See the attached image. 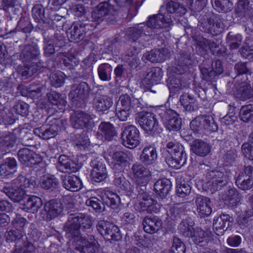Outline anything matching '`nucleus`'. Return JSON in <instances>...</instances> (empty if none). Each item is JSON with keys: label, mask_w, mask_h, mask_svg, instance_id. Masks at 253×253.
Masks as SVG:
<instances>
[{"label": "nucleus", "mask_w": 253, "mask_h": 253, "mask_svg": "<svg viewBox=\"0 0 253 253\" xmlns=\"http://www.w3.org/2000/svg\"><path fill=\"white\" fill-rule=\"evenodd\" d=\"M91 217L82 213H71L64 227L66 237L76 241V250L83 253H95L97 247L92 231Z\"/></svg>", "instance_id": "f257e3e1"}, {"label": "nucleus", "mask_w": 253, "mask_h": 253, "mask_svg": "<svg viewBox=\"0 0 253 253\" xmlns=\"http://www.w3.org/2000/svg\"><path fill=\"white\" fill-rule=\"evenodd\" d=\"M118 17V10L108 1H104L100 2L91 12L89 21L94 23V27L103 22L108 24H114Z\"/></svg>", "instance_id": "f03ea898"}, {"label": "nucleus", "mask_w": 253, "mask_h": 253, "mask_svg": "<svg viewBox=\"0 0 253 253\" xmlns=\"http://www.w3.org/2000/svg\"><path fill=\"white\" fill-rule=\"evenodd\" d=\"M166 148L170 156L166 158V162L169 167L178 169L185 164L186 154L181 144L175 140L169 141L166 144Z\"/></svg>", "instance_id": "7ed1b4c3"}, {"label": "nucleus", "mask_w": 253, "mask_h": 253, "mask_svg": "<svg viewBox=\"0 0 253 253\" xmlns=\"http://www.w3.org/2000/svg\"><path fill=\"white\" fill-rule=\"evenodd\" d=\"M199 26L205 32L213 35L220 34L224 28L221 18L211 11L205 13L199 21Z\"/></svg>", "instance_id": "20e7f679"}, {"label": "nucleus", "mask_w": 253, "mask_h": 253, "mask_svg": "<svg viewBox=\"0 0 253 253\" xmlns=\"http://www.w3.org/2000/svg\"><path fill=\"white\" fill-rule=\"evenodd\" d=\"M46 124L35 128L34 133L43 139H49L57 135L62 120L54 118L52 116L47 117Z\"/></svg>", "instance_id": "39448f33"}, {"label": "nucleus", "mask_w": 253, "mask_h": 253, "mask_svg": "<svg viewBox=\"0 0 253 253\" xmlns=\"http://www.w3.org/2000/svg\"><path fill=\"white\" fill-rule=\"evenodd\" d=\"M190 126L194 131L198 133L204 131L211 133L218 129L217 125L211 116H198L191 122Z\"/></svg>", "instance_id": "423d86ee"}, {"label": "nucleus", "mask_w": 253, "mask_h": 253, "mask_svg": "<svg viewBox=\"0 0 253 253\" xmlns=\"http://www.w3.org/2000/svg\"><path fill=\"white\" fill-rule=\"evenodd\" d=\"M113 104V98L102 94L101 89H98L94 93L92 105L95 111L100 114H107Z\"/></svg>", "instance_id": "0eeeda50"}, {"label": "nucleus", "mask_w": 253, "mask_h": 253, "mask_svg": "<svg viewBox=\"0 0 253 253\" xmlns=\"http://www.w3.org/2000/svg\"><path fill=\"white\" fill-rule=\"evenodd\" d=\"M134 176L137 178L134 184H138L141 194L146 190V185L150 181L151 174L150 170L141 164H135L131 168Z\"/></svg>", "instance_id": "6e6552de"}, {"label": "nucleus", "mask_w": 253, "mask_h": 253, "mask_svg": "<svg viewBox=\"0 0 253 253\" xmlns=\"http://www.w3.org/2000/svg\"><path fill=\"white\" fill-rule=\"evenodd\" d=\"M135 120L140 127L145 131L154 133L157 130L158 122L155 116L148 112H141L137 114Z\"/></svg>", "instance_id": "1a4fd4ad"}, {"label": "nucleus", "mask_w": 253, "mask_h": 253, "mask_svg": "<svg viewBox=\"0 0 253 253\" xmlns=\"http://www.w3.org/2000/svg\"><path fill=\"white\" fill-rule=\"evenodd\" d=\"M121 137L123 145L129 149L136 147L140 143L139 131L133 125L128 126L125 128Z\"/></svg>", "instance_id": "9d476101"}, {"label": "nucleus", "mask_w": 253, "mask_h": 253, "mask_svg": "<svg viewBox=\"0 0 253 253\" xmlns=\"http://www.w3.org/2000/svg\"><path fill=\"white\" fill-rule=\"evenodd\" d=\"M206 176L209 180L207 183L208 188L212 193L220 190L228 183L227 176L220 171L211 170Z\"/></svg>", "instance_id": "9b49d317"}, {"label": "nucleus", "mask_w": 253, "mask_h": 253, "mask_svg": "<svg viewBox=\"0 0 253 253\" xmlns=\"http://www.w3.org/2000/svg\"><path fill=\"white\" fill-rule=\"evenodd\" d=\"M92 118L89 114L83 111L77 110L70 116L71 126L76 129H84L91 126Z\"/></svg>", "instance_id": "f8f14e48"}, {"label": "nucleus", "mask_w": 253, "mask_h": 253, "mask_svg": "<svg viewBox=\"0 0 253 253\" xmlns=\"http://www.w3.org/2000/svg\"><path fill=\"white\" fill-rule=\"evenodd\" d=\"M114 182L116 186L126 191L130 196L141 194V190H139L138 184H134V182L131 184L126 179L121 171L115 172Z\"/></svg>", "instance_id": "ddd939ff"}, {"label": "nucleus", "mask_w": 253, "mask_h": 253, "mask_svg": "<svg viewBox=\"0 0 253 253\" xmlns=\"http://www.w3.org/2000/svg\"><path fill=\"white\" fill-rule=\"evenodd\" d=\"M17 155L21 163L27 167H32L41 161V158L34 151L28 148L20 149Z\"/></svg>", "instance_id": "4468645a"}, {"label": "nucleus", "mask_w": 253, "mask_h": 253, "mask_svg": "<svg viewBox=\"0 0 253 253\" xmlns=\"http://www.w3.org/2000/svg\"><path fill=\"white\" fill-rule=\"evenodd\" d=\"M90 166L92 168L90 174L92 181L100 182L106 178V166L102 161L96 158L91 161Z\"/></svg>", "instance_id": "2eb2a0df"}, {"label": "nucleus", "mask_w": 253, "mask_h": 253, "mask_svg": "<svg viewBox=\"0 0 253 253\" xmlns=\"http://www.w3.org/2000/svg\"><path fill=\"white\" fill-rule=\"evenodd\" d=\"M117 105L134 112H139L143 107V105L138 99L127 94L120 96Z\"/></svg>", "instance_id": "dca6fc26"}, {"label": "nucleus", "mask_w": 253, "mask_h": 253, "mask_svg": "<svg viewBox=\"0 0 253 253\" xmlns=\"http://www.w3.org/2000/svg\"><path fill=\"white\" fill-rule=\"evenodd\" d=\"M40 50L37 44H28L23 48L20 57L23 62L34 64L41 61L40 59Z\"/></svg>", "instance_id": "f3484780"}, {"label": "nucleus", "mask_w": 253, "mask_h": 253, "mask_svg": "<svg viewBox=\"0 0 253 253\" xmlns=\"http://www.w3.org/2000/svg\"><path fill=\"white\" fill-rule=\"evenodd\" d=\"M233 221V218L229 214H220L213 220V227L214 232L217 235H222L229 227L231 226Z\"/></svg>", "instance_id": "a211bd4d"}, {"label": "nucleus", "mask_w": 253, "mask_h": 253, "mask_svg": "<svg viewBox=\"0 0 253 253\" xmlns=\"http://www.w3.org/2000/svg\"><path fill=\"white\" fill-rule=\"evenodd\" d=\"M195 205L198 215L203 217L209 216L211 212V199L207 197L198 195L195 198Z\"/></svg>", "instance_id": "6ab92c4d"}, {"label": "nucleus", "mask_w": 253, "mask_h": 253, "mask_svg": "<svg viewBox=\"0 0 253 253\" xmlns=\"http://www.w3.org/2000/svg\"><path fill=\"white\" fill-rule=\"evenodd\" d=\"M171 188V181L167 178L159 179L154 185V189L158 198L160 199L163 204L161 205L166 204L165 200L166 197L170 191Z\"/></svg>", "instance_id": "aec40b11"}, {"label": "nucleus", "mask_w": 253, "mask_h": 253, "mask_svg": "<svg viewBox=\"0 0 253 253\" xmlns=\"http://www.w3.org/2000/svg\"><path fill=\"white\" fill-rule=\"evenodd\" d=\"M172 22V19L169 15L159 13L150 16L145 25L148 27L146 30H149L150 33L153 28H162L164 23L170 25Z\"/></svg>", "instance_id": "412c9836"}, {"label": "nucleus", "mask_w": 253, "mask_h": 253, "mask_svg": "<svg viewBox=\"0 0 253 253\" xmlns=\"http://www.w3.org/2000/svg\"><path fill=\"white\" fill-rule=\"evenodd\" d=\"M90 90V88L88 84L83 82L80 83L75 89L70 92L69 96L73 102L84 101L88 97Z\"/></svg>", "instance_id": "4be33fe9"}, {"label": "nucleus", "mask_w": 253, "mask_h": 253, "mask_svg": "<svg viewBox=\"0 0 253 253\" xmlns=\"http://www.w3.org/2000/svg\"><path fill=\"white\" fill-rule=\"evenodd\" d=\"M85 33V25L80 23H74L67 31L69 41L75 43L84 40Z\"/></svg>", "instance_id": "5701e85b"}, {"label": "nucleus", "mask_w": 253, "mask_h": 253, "mask_svg": "<svg viewBox=\"0 0 253 253\" xmlns=\"http://www.w3.org/2000/svg\"><path fill=\"white\" fill-rule=\"evenodd\" d=\"M17 140V136L12 129V131H5L0 136V151L7 153L14 147Z\"/></svg>", "instance_id": "b1692460"}, {"label": "nucleus", "mask_w": 253, "mask_h": 253, "mask_svg": "<svg viewBox=\"0 0 253 253\" xmlns=\"http://www.w3.org/2000/svg\"><path fill=\"white\" fill-rule=\"evenodd\" d=\"M190 55L186 52L183 51L177 55L175 61L171 67V71L174 73L183 74L187 70V65L190 63Z\"/></svg>", "instance_id": "393cba45"}, {"label": "nucleus", "mask_w": 253, "mask_h": 253, "mask_svg": "<svg viewBox=\"0 0 253 253\" xmlns=\"http://www.w3.org/2000/svg\"><path fill=\"white\" fill-rule=\"evenodd\" d=\"M44 209L47 214V219L50 220L62 212L63 207L60 201L51 200L45 204Z\"/></svg>", "instance_id": "a878e982"}, {"label": "nucleus", "mask_w": 253, "mask_h": 253, "mask_svg": "<svg viewBox=\"0 0 253 253\" xmlns=\"http://www.w3.org/2000/svg\"><path fill=\"white\" fill-rule=\"evenodd\" d=\"M144 230L148 233L153 234L158 231L162 227V222L157 216H146L142 221Z\"/></svg>", "instance_id": "bb28decb"}, {"label": "nucleus", "mask_w": 253, "mask_h": 253, "mask_svg": "<svg viewBox=\"0 0 253 253\" xmlns=\"http://www.w3.org/2000/svg\"><path fill=\"white\" fill-rule=\"evenodd\" d=\"M163 77L162 70L159 67H153L147 73L142 80V83L147 88L160 81Z\"/></svg>", "instance_id": "cd10ccee"}, {"label": "nucleus", "mask_w": 253, "mask_h": 253, "mask_svg": "<svg viewBox=\"0 0 253 253\" xmlns=\"http://www.w3.org/2000/svg\"><path fill=\"white\" fill-rule=\"evenodd\" d=\"M62 185L67 190L71 192L79 191L82 187L81 179L75 175L62 176Z\"/></svg>", "instance_id": "c85d7f7f"}, {"label": "nucleus", "mask_w": 253, "mask_h": 253, "mask_svg": "<svg viewBox=\"0 0 253 253\" xmlns=\"http://www.w3.org/2000/svg\"><path fill=\"white\" fill-rule=\"evenodd\" d=\"M236 87L235 95L237 99L246 101L253 97V90H252L250 84L247 83L241 82L236 85Z\"/></svg>", "instance_id": "c756f323"}, {"label": "nucleus", "mask_w": 253, "mask_h": 253, "mask_svg": "<svg viewBox=\"0 0 253 253\" xmlns=\"http://www.w3.org/2000/svg\"><path fill=\"white\" fill-rule=\"evenodd\" d=\"M146 29H148V27L144 23L138 24L134 27L128 28L127 31V36L133 42H137L136 41L142 35H148L149 34L150 31L147 30Z\"/></svg>", "instance_id": "7c9ffc66"}, {"label": "nucleus", "mask_w": 253, "mask_h": 253, "mask_svg": "<svg viewBox=\"0 0 253 253\" xmlns=\"http://www.w3.org/2000/svg\"><path fill=\"white\" fill-rule=\"evenodd\" d=\"M166 9L168 13L180 16L184 15L187 11L186 6L181 0H169L166 3Z\"/></svg>", "instance_id": "2f4dec72"}, {"label": "nucleus", "mask_w": 253, "mask_h": 253, "mask_svg": "<svg viewBox=\"0 0 253 253\" xmlns=\"http://www.w3.org/2000/svg\"><path fill=\"white\" fill-rule=\"evenodd\" d=\"M137 42H133V44L131 45L129 49L127 50L126 54L124 56V60L128 63L129 65L131 67L135 66L138 64L139 59L137 57V55L139 52L142 47L137 46Z\"/></svg>", "instance_id": "473e14b6"}, {"label": "nucleus", "mask_w": 253, "mask_h": 253, "mask_svg": "<svg viewBox=\"0 0 253 253\" xmlns=\"http://www.w3.org/2000/svg\"><path fill=\"white\" fill-rule=\"evenodd\" d=\"M180 102L184 109L189 112L195 111L199 105V100L196 97L187 93H184L181 95Z\"/></svg>", "instance_id": "72a5a7b5"}, {"label": "nucleus", "mask_w": 253, "mask_h": 253, "mask_svg": "<svg viewBox=\"0 0 253 253\" xmlns=\"http://www.w3.org/2000/svg\"><path fill=\"white\" fill-rule=\"evenodd\" d=\"M157 159V153L155 148L150 146L145 147L140 156V160L145 165L155 163Z\"/></svg>", "instance_id": "f704fd0d"}, {"label": "nucleus", "mask_w": 253, "mask_h": 253, "mask_svg": "<svg viewBox=\"0 0 253 253\" xmlns=\"http://www.w3.org/2000/svg\"><path fill=\"white\" fill-rule=\"evenodd\" d=\"M14 202H20L25 198L26 193L24 190L15 187H4L1 190Z\"/></svg>", "instance_id": "c9c22d12"}, {"label": "nucleus", "mask_w": 253, "mask_h": 253, "mask_svg": "<svg viewBox=\"0 0 253 253\" xmlns=\"http://www.w3.org/2000/svg\"><path fill=\"white\" fill-rule=\"evenodd\" d=\"M6 241L9 242H14L16 247H20V244L25 241V233L23 230L19 229H11L5 233Z\"/></svg>", "instance_id": "e433bc0d"}, {"label": "nucleus", "mask_w": 253, "mask_h": 253, "mask_svg": "<svg viewBox=\"0 0 253 253\" xmlns=\"http://www.w3.org/2000/svg\"><path fill=\"white\" fill-rule=\"evenodd\" d=\"M187 203H182L175 204L167 212L168 216L172 220L180 219L182 214L187 210Z\"/></svg>", "instance_id": "4c0bfd02"}, {"label": "nucleus", "mask_w": 253, "mask_h": 253, "mask_svg": "<svg viewBox=\"0 0 253 253\" xmlns=\"http://www.w3.org/2000/svg\"><path fill=\"white\" fill-rule=\"evenodd\" d=\"M42 201L41 198L36 196H29L24 204V209L28 212H37L42 206Z\"/></svg>", "instance_id": "58836bf2"}, {"label": "nucleus", "mask_w": 253, "mask_h": 253, "mask_svg": "<svg viewBox=\"0 0 253 253\" xmlns=\"http://www.w3.org/2000/svg\"><path fill=\"white\" fill-rule=\"evenodd\" d=\"M191 149L194 153L201 157L207 156L210 151L209 145L200 139L195 140L191 145Z\"/></svg>", "instance_id": "ea45409f"}, {"label": "nucleus", "mask_w": 253, "mask_h": 253, "mask_svg": "<svg viewBox=\"0 0 253 253\" xmlns=\"http://www.w3.org/2000/svg\"><path fill=\"white\" fill-rule=\"evenodd\" d=\"M113 67L109 63L100 64L97 68L99 79L102 82H107L112 80Z\"/></svg>", "instance_id": "a19ab883"}, {"label": "nucleus", "mask_w": 253, "mask_h": 253, "mask_svg": "<svg viewBox=\"0 0 253 253\" xmlns=\"http://www.w3.org/2000/svg\"><path fill=\"white\" fill-rule=\"evenodd\" d=\"M175 73V75L170 76L167 81L168 86L170 94L177 93L181 88L182 80L181 75L182 74Z\"/></svg>", "instance_id": "79ce46f5"}, {"label": "nucleus", "mask_w": 253, "mask_h": 253, "mask_svg": "<svg viewBox=\"0 0 253 253\" xmlns=\"http://www.w3.org/2000/svg\"><path fill=\"white\" fill-rule=\"evenodd\" d=\"M58 179L53 175H44L40 180L41 187L45 189L53 190L59 185Z\"/></svg>", "instance_id": "37998d69"}, {"label": "nucleus", "mask_w": 253, "mask_h": 253, "mask_svg": "<svg viewBox=\"0 0 253 253\" xmlns=\"http://www.w3.org/2000/svg\"><path fill=\"white\" fill-rule=\"evenodd\" d=\"M103 201L105 205L113 210L118 209L121 203L119 195L111 192L105 193V195L103 197Z\"/></svg>", "instance_id": "c03bdc74"}, {"label": "nucleus", "mask_w": 253, "mask_h": 253, "mask_svg": "<svg viewBox=\"0 0 253 253\" xmlns=\"http://www.w3.org/2000/svg\"><path fill=\"white\" fill-rule=\"evenodd\" d=\"M73 163L72 161L65 155H61L58 158V162L56 168L60 171L63 172H71L73 171L72 168Z\"/></svg>", "instance_id": "a18cd8bd"}, {"label": "nucleus", "mask_w": 253, "mask_h": 253, "mask_svg": "<svg viewBox=\"0 0 253 253\" xmlns=\"http://www.w3.org/2000/svg\"><path fill=\"white\" fill-rule=\"evenodd\" d=\"M47 96L49 101L59 110L63 109L66 105V101L64 97L56 91H50L47 93Z\"/></svg>", "instance_id": "49530a36"}, {"label": "nucleus", "mask_w": 253, "mask_h": 253, "mask_svg": "<svg viewBox=\"0 0 253 253\" xmlns=\"http://www.w3.org/2000/svg\"><path fill=\"white\" fill-rule=\"evenodd\" d=\"M101 135L106 140L110 141L116 135V131L113 125L109 122H102L99 126Z\"/></svg>", "instance_id": "de8ad7c7"}, {"label": "nucleus", "mask_w": 253, "mask_h": 253, "mask_svg": "<svg viewBox=\"0 0 253 253\" xmlns=\"http://www.w3.org/2000/svg\"><path fill=\"white\" fill-rule=\"evenodd\" d=\"M235 184L242 190H248L253 187V179L245 177L243 173H240L236 178Z\"/></svg>", "instance_id": "09e8293b"}, {"label": "nucleus", "mask_w": 253, "mask_h": 253, "mask_svg": "<svg viewBox=\"0 0 253 253\" xmlns=\"http://www.w3.org/2000/svg\"><path fill=\"white\" fill-rule=\"evenodd\" d=\"M213 7L219 12H227L232 9L233 4L229 0H211Z\"/></svg>", "instance_id": "8fccbe9b"}, {"label": "nucleus", "mask_w": 253, "mask_h": 253, "mask_svg": "<svg viewBox=\"0 0 253 253\" xmlns=\"http://www.w3.org/2000/svg\"><path fill=\"white\" fill-rule=\"evenodd\" d=\"M226 41L231 50L236 49L242 42V36L239 34L229 32L226 37Z\"/></svg>", "instance_id": "3c124183"}, {"label": "nucleus", "mask_w": 253, "mask_h": 253, "mask_svg": "<svg viewBox=\"0 0 253 253\" xmlns=\"http://www.w3.org/2000/svg\"><path fill=\"white\" fill-rule=\"evenodd\" d=\"M112 158L115 165L120 167L119 169H122L126 165L128 157L126 153L123 151H117L113 154Z\"/></svg>", "instance_id": "603ef678"}, {"label": "nucleus", "mask_w": 253, "mask_h": 253, "mask_svg": "<svg viewBox=\"0 0 253 253\" xmlns=\"http://www.w3.org/2000/svg\"><path fill=\"white\" fill-rule=\"evenodd\" d=\"M86 205L88 207H91L96 212L101 213L105 211V203L102 200L95 197H92L87 199L85 202Z\"/></svg>", "instance_id": "864d4df0"}, {"label": "nucleus", "mask_w": 253, "mask_h": 253, "mask_svg": "<svg viewBox=\"0 0 253 253\" xmlns=\"http://www.w3.org/2000/svg\"><path fill=\"white\" fill-rule=\"evenodd\" d=\"M105 238L112 241H118L121 240L122 235L117 226L111 222V225L107 230Z\"/></svg>", "instance_id": "5fc2aeb1"}, {"label": "nucleus", "mask_w": 253, "mask_h": 253, "mask_svg": "<svg viewBox=\"0 0 253 253\" xmlns=\"http://www.w3.org/2000/svg\"><path fill=\"white\" fill-rule=\"evenodd\" d=\"M190 237L196 244L200 246H204L207 243V234L202 229L194 231Z\"/></svg>", "instance_id": "6e6d98bb"}, {"label": "nucleus", "mask_w": 253, "mask_h": 253, "mask_svg": "<svg viewBox=\"0 0 253 253\" xmlns=\"http://www.w3.org/2000/svg\"><path fill=\"white\" fill-rule=\"evenodd\" d=\"M35 184V181L31 179L27 178L24 176L19 175L16 178L12 181V185L15 187L21 188L24 190V188L29 187L31 185Z\"/></svg>", "instance_id": "4d7b16f0"}, {"label": "nucleus", "mask_w": 253, "mask_h": 253, "mask_svg": "<svg viewBox=\"0 0 253 253\" xmlns=\"http://www.w3.org/2000/svg\"><path fill=\"white\" fill-rule=\"evenodd\" d=\"M239 116L242 121L248 122L253 119V104L243 106L240 111Z\"/></svg>", "instance_id": "13d9d810"}, {"label": "nucleus", "mask_w": 253, "mask_h": 253, "mask_svg": "<svg viewBox=\"0 0 253 253\" xmlns=\"http://www.w3.org/2000/svg\"><path fill=\"white\" fill-rule=\"evenodd\" d=\"M226 200L231 206H236L240 201L238 190L235 188H230L226 192Z\"/></svg>", "instance_id": "bf43d9fd"}, {"label": "nucleus", "mask_w": 253, "mask_h": 253, "mask_svg": "<svg viewBox=\"0 0 253 253\" xmlns=\"http://www.w3.org/2000/svg\"><path fill=\"white\" fill-rule=\"evenodd\" d=\"M73 139L76 142V146L79 148H85L89 145L90 143L87 132L84 130L81 134L75 135Z\"/></svg>", "instance_id": "052dcab7"}, {"label": "nucleus", "mask_w": 253, "mask_h": 253, "mask_svg": "<svg viewBox=\"0 0 253 253\" xmlns=\"http://www.w3.org/2000/svg\"><path fill=\"white\" fill-rule=\"evenodd\" d=\"M43 54L46 57H49L55 53V49L51 38L44 36L43 40Z\"/></svg>", "instance_id": "680f3d73"}, {"label": "nucleus", "mask_w": 253, "mask_h": 253, "mask_svg": "<svg viewBox=\"0 0 253 253\" xmlns=\"http://www.w3.org/2000/svg\"><path fill=\"white\" fill-rule=\"evenodd\" d=\"M64 76L62 72L51 73L49 77L51 85L55 87L62 86L64 83Z\"/></svg>", "instance_id": "e2e57ef3"}, {"label": "nucleus", "mask_w": 253, "mask_h": 253, "mask_svg": "<svg viewBox=\"0 0 253 253\" xmlns=\"http://www.w3.org/2000/svg\"><path fill=\"white\" fill-rule=\"evenodd\" d=\"M200 71L202 78L207 82H215L218 77L215 72L211 70V68H207L205 67L200 66Z\"/></svg>", "instance_id": "0e129e2a"}, {"label": "nucleus", "mask_w": 253, "mask_h": 253, "mask_svg": "<svg viewBox=\"0 0 253 253\" xmlns=\"http://www.w3.org/2000/svg\"><path fill=\"white\" fill-rule=\"evenodd\" d=\"M29 105L26 102L22 101L16 102L13 106L12 109L17 114L25 117L28 115Z\"/></svg>", "instance_id": "69168bd1"}, {"label": "nucleus", "mask_w": 253, "mask_h": 253, "mask_svg": "<svg viewBox=\"0 0 253 253\" xmlns=\"http://www.w3.org/2000/svg\"><path fill=\"white\" fill-rule=\"evenodd\" d=\"M32 16L34 19L39 22L41 20L44 21L45 18L44 16V8L41 4L35 5L32 8Z\"/></svg>", "instance_id": "338daca9"}, {"label": "nucleus", "mask_w": 253, "mask_h": 253, "mask_svg": "<svg viewBox=\"0 0 253 253\" xmlns=\"http://www.w3.org/2000/svg\"><path fill=\"white\" fill-rule=\"evenodd\" d=\"M20 248H16L11 253H35L36 247L33 243L23 241Z\"/></svg>", "instance_id": "774afa93"}]
</instances>
